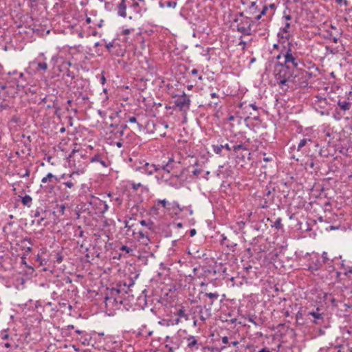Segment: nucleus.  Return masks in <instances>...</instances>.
Segmentation results:
<instances>
[{
  "label": "nucleus",
  "instance_id": "obj_34",
  "mask_svg": "<svg viewBox=\"0 0 352 352\" xmlns=\"http://www.w3.org/2000/svg\"><path fill=\"white\" fill-rule=\"evenodd\" d=\"M281 221L282 220L280 217L277 218L276 221L274 222L272 226L274 227L276 229H281L283 228V224Z\"/></svg>",
  "mask_w": 352,
  "mask_h": 352
},
{
  "label": "nucleus",
  "instance_id": "obj_51",
  "mask_svg": "<svg viewBox=\"0 0 352 352\" xmlns=\"http://www.w3.org/2000/svg\"><path fill=\"white\" fill-rule=\"evenodd\" d=\"M105 47L109 51H110L111 49L114 47V42L112 41L109 42V43H106Z\"/></svg>",
  "mask_w": 352,
  "mask_h": 352
},
{
  "label": "nucleus",
  "instance_id": "obj_36",
  "mask_svg": "<svg viewBox=\"0 0 352 352\" xmlns=\"http://www.w3.org/2000/svg\"><path fill=\"white\" fill-rule=\"evenodd\" d=\"M223 149V145H212V151L216 154H221Z\"/></svg>",
  "mask_w": 352,
  "mask_h": 352
},
{
  "label": "nucleus",
  "instance_id": "obj_37",
  "mask_svg": "<svg viewBox=\"0 0 352 352\" xmlns=\"http://www.w3.org/2000/svg\"><path fill=\"white\" fill-rule=\"evenodd\" d=\"M100 206H102V209L101 210V213L104 214V212H106L107 211L109 210V206L108 204H107L106 201H100Z\"/></svg>",
  "mask_w": 352,
  "mask_h": 352
},
{
  "label": "nucleus",
  "instance_id": "obj_1",
  "mask_svg": "<svg viewBox=\"0 0 352 352\" xmlns=\"http://www.w3.org/2000/svg\"><path fill=\"white\" fill-rule=\"evenodd\" d=\"M273 75L277 84L281 89H287L289 83H294L296 74L294 70L290 69L281 62L278 61L274 64Z\"/></svg>",
  "mask_w": 352,
  "mask_h": 352
},
{
  "label": "nucleus",
  "instance_id": "obj_3",
  "mask_svg": "<svg viewBox=\"0 0 352 352\" xmlns=\"http://www.w3.org/2000/svg\"><path fill=\"white\" fill-rule=\"evenodd\" d=\"M276 59L293 70L298 69L301 64L298 53L292 50L291 43H288L287 46L284 45L282 47L280 53L276 56Z\"/></svg>",
  "mask_w": 352,
  "mask_h": 352
},
{
  "label": "nucleus",
  "instance_id": "obj_31",
  "mask_svg": "<svg viewBox=\"0 0 352 352\" xmlns=\"http://www.w3.org/2000/svg\"><path fill=\"white\" fill-rule=\"evenodd\" d=\"M166 348L168 349L169 352H175V350L179 348V343L175 342V345L166 344Z\"/></svg>",
  "mask_w": 352,
  "mask_h": 352
},
{
  "label": "nucleus",
  "instance_id": "obj_25",
  "mask_svg": "<svg viewBox=\"0 0 352 352\" xmlns=\"http://www.w3.org/2000/svg\"><path fill=\"white\" fill-rule=\"evenodd\" d=\"M205 296L208 297L209 298H210L212 300V301L210 302V305H213V301L217 300L219 295L217 292H214V293H206L205 294Z\"/></svg>",
  "mask_w": 352,
  "mask_h": 352
},
{
  "label": "nucleus",
  "instance_id": "obj_19",
  "mask_svg": "<svg viewBox=\"0 0 352 352\" xmlns=\"http://www.w3.org/2000/svg\"><path fill=\"white\" fill-rule=\"evenodd\" d=\"M125 3L126 0H121L120 3L118 6V14L123 18L126 16V6Z\"/></svg>",
  "mask_w": 352,
  "mask_h": 352
},
{
  "label": "nucleus",
  "instance_id": "obj_6",
  "mask_svg": "<svg viewBox=\"0 0 352 352\" xmlns=\"http://www.w3.org/2000/svg\"><path fill=\"white\" fill-rule=\"evenodd\" d=\"M190 97L183 92L182 95L176 96L175 104L180 111L186 112L190 109Z\"/></svg>",
  "mask_w": 352,
  "mask_h": 352
},
{
  "label": "nucleus",
  "instance_id": "obj_8",
  "mask_svg": "<svg viewBox=\"0 0 352 352\" xmlns=\"http://www.w3.org/2000/svg\"><path fill=\"white\" fill-rule=\"evenodd\" d=\"M168 202L166 199H157L153 201V205L150 208V214L157 215L161 208H166Z\"/></svg>",
  "mask_w": 352,
  "mask_h": 352
},
{
  "label": "nucleus",
  "instance_id": "obj_46",
  "mask_svg": "<svg viewBox=\"0 0 352 352\" xmlns=\"http://www.w3.org/2000/svg\"><path fill=\"white\" fill-rule=\"evenodd\" d=\"M166 6L168 8H175L177 6L176 1H168L166 2Z\"/></svg>",
  "mask_w": 352,
  "mask_h": 352
},
{
  "label": "nucleus",
  "instance_id": "obj_48",
  "mask_svg": "<svg viewBox=\"0 0 352 352\" xmlns=\"http://www.w3.org/2000/svg\"><path fill=\"white\" fill-rule=\"evenodd\" d=\"M179 342L180 344V340L178 337H173L171 338L170 342L169 344L170 345H175V342Z\"/></svg>",
  "mask_w": 352,
  "mask_h": 352
},
{
  "label": "nucleus",
  "instance_id": "obj_61",
  "mask_svg": "<svg viewBox=\"0 0 352 352\" xmlns=\"http://www.w3.org/2000/svg\"><path fill=\"white\" fill-rule=\"evenodd\" d=\"M122 32H123L124 34H129L131 32V30L130 29H125V30H123Z\"/></svg>",
  "mask_w": 352,
  "mask_h": 352
},
{
  "label": "nucleus",
  "instance_id": "obj_54",
  "mask_svg": "<svg viewBox=\"0 0 352 352\" xmlns=\"http://www.w3.org/2000/svg\"><path fill=\"white\" fill-rule=\"evenodd\" d=\"M236 224H237V226L239 227V229H240V230L243 229L244 228V226H245V222H243L242 221L237 222Z\"/></svg>",
  "mask_w": 352,
  "mask_h": 352
},
{
  "label": "nucleus",
  "instance_id": "obj_56",
  "mask_svg": "<svg viewBox=\"0 0 352 352\" xmlns=\"http://www.w3.org/2000/svg\"><path fill=\"white\" fill-rule=\"evenodd\" d=\"M223 148H226L227 151H230L232 148H230L228 144H226L225 145H223Z\"/></svg>",
  "mask_w": 352,
  "mask_h": 352
},
{
  "label": "nucleus",
  "instance_id": "obj_7",
  "mask_svg": "<svg viewBox=\"0 0 352 352\" xmlns=\"http://www.w3.org/2000/svg\"><path fill=\"white\" fill-rule=\"evenodd\" d=\"M8 74L10 76H14L13 79L15 80L16 85L19 91L25 87L26 82L24 78L23 73L18 72L16 70H14L13 72H9Z\"/></svg>",
  "mask_w": 352,
  "mask_h": 352
},
{
  "label": "nucleus",
  "instance_id": "obj_4",
  "mask_svg": "<svg viewBox=\"0 0 352 352\" xmlns=\"http://www.w3.org/2000/svg\"><path fill=\"white\" fill-rule=\"evenodd\" d=\"M241 19L236 26L237 31L244 35H251L252 26L256 23V21L248 16H243L242 14H241Z\"/></svg>",
  "mask_w": 352,
  "mask_h": 352
},
{
  "label": "nucleus",
  "instance_id": "obj_38",
  "mask_svg": "<svg viewBox=\"0 0 352 352\" xmlns=\"http://www.w3.org/2000/svg\"><path fill=\"white\" fill-rule=\"evenodd\" d=\"M190 74L192 76H197L198 80H203V76L202 75H198L199 74V71L198 69H192L191 71H190Z\"/></svg>",
  "mask_w": 352,
  "mask_h": 352
},
{
  "label": "nucleus",
  "instance_id": "obj_28",
  "mask_svg": "<svg viewBox=\"0 0 352 352\" xmlns=\"http://www.w3.org/2000/svg\"><path fill=\"white\" fill-rule=\"evenodd\" d=\"M127 126L126 124H122V125H117V126L115 127L116 132L119 133L120 135H124V131L125 129H126Z\"/></svg>",
  "mask_w": 352,
  "mask_h": 352
},
{
  "label": "nucleus",
  "instance_id": "obj_30",
  "mask_svg": "<svg viewBox=\"0 0 352 352\" xmlns=\"http://www.w3.org/2000/svg\"><path fill=\"white\" fill-rule=\"evenodd\" d=\"M177 316L179 318H185V320H188V316L186 314L184 308H181L177 311Z\"/></svg>",
  "mask_w": 352,
  "mask_h": 352
},
{
  "label": "nucleus",
  "instance_id": "obj_53",
  "mask_svg": "<svg viewBox=\"0 0 352 352\" xmlns=\"http://www.w3.org/2000/svg\"><path fill=\"white\" fill-rule=\"evenodd\" d=\"M201 172L202 170L196 168L192 171V175L195 176H198Z\"/></svg>",
  "mask_w": 352,
  "mask_h": 352
},
{
  "label": "nucleus",
  "instance_id": "obj_20",
  "mask_svg": "<svg viewBox=\"0 0 352 352\" xmlns=\"http://www.w3.org/2000/svg\"><path fill=\"white\" fill-rule=\"evenodd\" d=\"M345 113L340 109L336 107L333 113L332 117L336 121H340L344 117Z\"/></svg>",
  "mask_w": 352,
  "mask_h": 352
},
{
  "label": "nucleus",
  "instance_id": "obj_5",
  "mask_svg": "<svg viewBox=\"0 0 352 352\" xmlns=\"http://www.w3.org/2000/svg\"><path fill=\"white\" fill-rule=\"evenodd\" d=\"M184 340L186 344L184 347L186 352H197L200 347H202V343L199 337L188 335Z\"/></svg>",
  "mask_w": 352,
  "mask_h": 352
},
{
  "label": "nucleus",
  "instance_id": "obj_42",
  "mask_svg": "<svg viewBox=\"0 0 352 352\" xmlns=\"http://www.w3.org/2000/svg\"><path fill=\"white\" fill-rule=\"evenodd\" d=\"M241 149H243V150H245L246 148H245V146L243 145V144H236V145H234L232 147V150L235 152L241 150Z\"/></svg>",
  "mask_w": 352,
  "mask_h": 352
},
{
  "label": "nucleus",
  "instance_id": "obj_44",
  "mask_svg": "<svg viewBox=\"0 0 352 352\" xmlns=\"http://www.w3.org/2000/svg\"><path fill=\"white\" fill-rule=\"evenodd\" d=\"M41 188L46 192H50L51 190H52L54 189V186L52 185V186H49V185H47V186H43L41 185Z\"/></svg>",
  "mask_w": 352,
  "mask_h": 352
},
{
  "label": "nucleus",
  "instance_id": "obj_47",
  "mask_svg": "<svg viewBox=\"0 0 352 352\" xmlns=\"http://www.w3.org/2000/svg\"><path fill=\"white\" fill-rule=\"evenodd\" d=\"M322 262L324 263H325L326 262L329 261V258H328L327 256V252H322Z\"/></svg>",
  "mask_w": 352,
  "mask_h": 352
},
{
  "label": "nucleus",
  "instance_id": "obj_33",
  "mask_svg": "<svg viewBox=\"0 0 352 352\" xmlns=\"http://www.w3.org/2000/svg\"><path fill=\"white\" fill-rule=\"evenodd\" d=\"M126 285V287L125 288V290L128 291L129 296H131V294H129L131 292V287L134 285V282L132 280H129V283H124L123 284H121L122 287H124V285Z\"/></svg>",
  "mask_w": 352,
  "mask_h": 352
},
{
  "label": "nucleus",
  "instance_id": "obj_21",
  "mask_svg": "<svg viewBox=\"0 0 352 352\" xmlns=\"http://www.w3.org/2000/svg\"><path fill=\"white\" fill-rule=\"evenodd\" d=\"M21 202L24 206L30 208L32 202V198L30 195H26L24 197H21Z\"/></svg>",
  "mask_w": 352,
  "mask_h": 352
},
{
  "label": "nucleus",
  "instance_id": "obj_18",
  "mask_svg": "<svg viewBox=\"0 0 352 352\" xmlns=\"http://www.w3.org/2000/svg\"><path fill=\"white\" fill-rule=\"evenodd\" d=\"M168 205L169 206L168 210H172L173 213L175 215L179 214L183 210V208L180 207L177 201H173Z\"/></svg>",
  "mask_w": 352,
  "mask_h": 352
},
{
  "label": "nucleus",
  "instance_id": "obj_14",
  "mask_svg": "<svg viewBox=\"0 0 352 352\" xmlns=\"http://www.w3.org/2000/svg\"><path fill=\"white\" fill-rule=\"evenodd\" d=\"M142 171L150 175L160 170V167L154 164L146 163L142 168Z\"/></svg>",
  "mask_w": 352,
  "mask_h": 352
},
{
  "label": "nucleus",
  "instance_id": "obj_43",
  "mask_svg": "<svg viewBox=\"0 0 352 352\" xmlns=\"http://www.w3.org/2000/svg\"><path fill=\"white\" fill-rule=\"evenodd\" d=\"M10 108V105L6 102L5 101H3V102H0V109L3 110V109H7Z\"/></svg>",
  "mask_w": 352,
  "mask_h": 352
},
{
  "label": "nucleus",
  "instance_id": "obj_10",
  "mask_svg": "<svg viewBox=\"0 0 352 352\" xmlns=\"http://www.w3.org/2000/svg\"><path fill=\"white\" fill-rule=\"evenodd\" d=\"M290 23L289 22H286L283 27H282L278 33V37L279 38V42H281V40L289 41L290 38L289 34V29H290Z\"/></svg>",
  "mask_w": 352,
  "mask_h": 352
},
{
  "label": "nucleus",
  "instance_id": "obj_16",
  "mask_svg": "<svg viewBox=\"0 0 352 352\" xmlns=\"http://www.w3.org/2000/svg\"><path fill=\"white\" fill-rule=\"evenodd\" d=\"M137 234L138 236L136 239L142 245H148L150 243L151 240L146 234L144 233L142 231H139Z\"/></svg>",
  "mask_w": 352,
  "mask_h": 352
},
{
  "label": "nucleus",
  "instance_id": "obj_17",
  "mask_svg": "<svg viewBox=\"0 0 352 352\" xmlns=\"http://www.w3.org/2000/svg\"><path fill=\"white\" fill-rule=\"evenodd\" d=\"M337 105L344 113L351 108V103L346 100L339 99L337 102Z\"/></svg>",
  "mask_w": 352,
  "mask_h": 352
},
{
  "label": "nucleus",
  "instance_id": "obj_2",
  "mask_svg": "<svg viewBox=\"0 0 352 352\" xmlns=\"http://www.w3.org/2000/svg\"><path fill=\"white\" fill-rule=\"evenodd\" d=\"M126 285H124L122 287L121 283L118 284L116 287L108 288L104 298V303L106 308L110 311L120 309L123 303V297L122 293H128L125 290Z\"/></svg>",
  "mask_w": 352,
  "mask_h": 352
},
{
  "label": "nucleus",
  "instance_id": "obj_58",
  "mask_svg": "<svg viewBox=\"0 0 352 352\" xmlns=\"http://www.w3.org/2000/svg\"><path fill=\"white\" fill-rule=\"evenodd\" d=\"M331 40H332L333 43H337L338 42L339 38L336 36H331Z\"/></svg>",
  "mask_w": 352,
  "mask_h": 352
},
{
  "label": "nucleus",
  "instance_id": "obj_24",
  "mask_svg": "<svg viewBox=\"0 0 352 352\" xmlns=\"http://www.w3.org/2000/svg\"><path fill=\"white\" fill-rule=\"evenodd\" d=\"M267 7H268V10L270 9V12L267 14V16H266V20L270 21L271 19L272 16L274 14L276 6L274 3H272V4L269 5Z\"/></svg>",
  "mask_w": 352,
  "mask_h": 352
},
{
  "label": "nucleus",
  "instance_id": "obj_35",
  "mask_svg": "<svg viewBox=\"0 0 352 352\" xmlns=\"http://www.w3.org/2000/svg\"><path fill=\"white\" fill-rule=\"evenodd\" d=\"M173 162V160L170 159L169 161L168 162V163L166 165L163 166V167H162L163 170L169 173L170 171V170L173 168L171 166V163Z\"/></svg>",
  "mask_w": 352,
  "mask_h": 352
},
{
  "label": "nucleus",
  "instance_id": "obj_23",
  "mask_svg": "<svg viewBox=\"0 0 352 352\" xmlns=\"http://www.w3.org/2000/svg\"><path fill=\"white\" fill-rule=\"evenodd\" d=\"M311 140L309 138H303L300 140L298 144L297 150L300 151L308 142H311Z\"/></svg>",
  "mask_w": 352,
  "mask_h": 352
},
{
  "label": "nucleus",
  "instance_id": "obj_15",
  "mask_svg": "<svg viewBox=\"0 0 352 352\" xmlns=\"http://www.w3.org/2000/svg\"><path fill=\"white\" fill-rule=\"evenodd\" d=\"M117 126L116 124H111L109 128L108 131L109 132L107 133V135H108L109 139H120L122 135H120L119 133H116L115 127Z\"/></svg>",
  "mask_w": 352,
  "mask_h": 352
},
{
  "label": "nucleus",
  "instance_id": "obj_52",
  "mask_svg": "<svg viewBox=\"0 0 352 352\" xmlns=\"http://www.w3.org/2000/svg\"><path fill=\"white\" fill-rule=\"evenodd\" d=\"M56 262L58 263H60L63 261V256L59 253H57L56 254Z\"/></svg>",
  "mask_w": 352,
  "mask_h": 352
},
{
  "label": "nucleus",
  "instance_id": "obj_55",
  "mask_svg": "<svg viewBox=\"0 0 352 352\" xmlns=\"http://www.w3.org/2000/svg\"><path fill=\"white\" fill-rule=\"evenodd\" d=\"M118 205H120L122 204V199L118 197H116L114 199H113Z\"/></svg>",
  "mask_w": 352,
  "mask_h": 352
},
{
  "label": "nucleus",
  "instance_id": "obj_13",
  "mask_svg": "<svg viewBox=\"0 0 352 352\" xmlns=\"http://www.w3.org/2000/svg\"><path fill=\"white\" fill-rule=\"evenodd\" d=\"M91 163H100L102 166L107 167L108 163L107 160H104V155L101 153H96L90 159Z\"/></svg>",
  "mask_w": 352,
  "mask_h": 352
},
{
  "label": "nucleus",
  "instance_id": "obj_41",
  "mask_svg": "<svg viewBox=\"0 0 352 352\" xmlns=\"http://www.w3.org/2000/svg\"><path fill=\"white\" fill-rule=\"evenodd\" d=\"M60 59H63L60 58L58 55H54L51 58V63H52L54 65L58 63Z\"/></svg>",
  "mask_w": 352,
  "mask_h": 352
},
{
  "label": "nucleus",
  "instance_id": "obj_11",
  "mask_svg": "<svg viewBox=\"0 0 352 352\" xmlns=\"http://www.w3.org/2000/svg\"><path fill=\"white\" fill-rule=\"evenodd\" d=\"M323 263H324L320 260L318 255L313 256L309 264V269L312 272L317 271L321 267Z\"/></svg>",
  "mask_w": 352,
  "mask_h": 352
},
{
  "label": "nucleus",
  "instance_id": "obj_40",
  "mask_svg": "<svg viewBox=\"0 0 352 352\" xmlns=\"http://www.w3.org/2000/svg\"><path fill=\"white\" fill-rule=\"evenodd\" d=\"M130 185L134 190H137L140 187L142 186L141 183H135V182H130Z\"/></svg>",
  "mask_w": 352,
  "mask_h": 352
},
{
  "label": "nucleus",
  "instance_id": "obj_60",
  "mask_svg": "<svg viewBox=\"0 0 352 352\" xmlns=\"http://www.w3.org/2000/svg\"><path fill=\"white\" fill-rule=\"evenodd\" d=\"M1 338L3 340H6L9 338V335L8 333H2Z\"/></svg>",
  "mask_w": 352,
  "mask_h": 352
},
{
  "label": "nucleus",
  "instance_id": "obj_64",
  "mask_svg": "<svg viewBox=\"0 0 352 352\" xmlns=\"http://www.w3.org/2000/svg\"><path fill=\"white\" fill-rule=\"evenodd\" d=\"M258 352H271V351L267 348H263V349H261L260 351H258Z\"/></svg>",
  "mask_w": 352,
  "mask_h": 352
},
{
  "label": "nucleus",
  "instance_id": "obj_59",
  "mask_svg": "<svg viewBox=\"0 0 352 352\" xmlns=\"http://www.w3.org/2000/svg\"><path fill=\"white\" fill-rule=\"evenodd\" d=\"M210 97L212 98H219V96L214 92L210 94Z\"/></svg>",
  "mask_w": 352,
  "mask_h": 352
},
{
  "label": "nucleus",
  "instance_id": "obj_29",
  "mask_svg": "<svg viewBox=\"0 0 352 352\" xmlns=\"http://www.w3.org/2000/svg\"><path fill=\"white\" fill-rule=\"evenodd\" d=\"M140 223L142 226H145L148 228L149 230H151L153 228V223L151 221H147L146 220H142L140 221Z\"/></svg>",
  "mask_w": 352,
  "mask_h": 352
},
{
  "label": "nucleus",
  "instance_id": "obj_27",
  "mask_svg": "<svg viewBox=\"0 0 352 352\" xmlns=\"http://www.w3.org/2000/svg\"><path fill=\"white\" fill-rule=\"evenodd\" d=\"M53 177H55V175H54L52 173H49L47 175L43 177L41 179L42 184H46L47 182H51Z\"/></svg>",
  "mask_w": 352,
  "mask_h": 352
},
{
  "label": "nucleus",
  "instance_id": "obj_49",
  "mask_svg": "<svg viewBox=\"0 0 352 352\" xmlns=\"http://www.w3.org/2000/svg\"><path fill=\"white\" fill-rule=\"evenodd\" d=\"M267 12H268V7L267 6H263L261 12H260L261 15L262 16H265V15H267Z\"/></svg>",
  "mask_w": 352,
  "mask_h": 352
},
{
  "label": "nucleus",
  "instance_id": "obj_50",
  "mask_svg": "<svg viewBox=\"0 0 352 352\" xmlns=\"http://www.w3.org/2000/svg\"><path fill=\"white\" fill-rule=\"evenodd\" d=\"M41 212H43V209L38 208L36 210L35 212H34V217H39L41 216Z\"/></svg>",
  "mask_w": 352,
  "mask_h": 352
},
{
  "label": "nucleus",
  "instance_id": "obj_9",
  "mask_svg": "<svg viewBox=\"0 0 352 352\" xmlns=\"http://www.w3.org/2000/svg\"><path fill=\"white\" fill-rule=\"evenodd\" d=\"M72 65V64L70 61L62 60L61 64L58 66V70L60 72L63 73L64 76H66L72 79H74L75 75L74 72L69 70V67Z\"/></svg>",
  "mask_w": 352,
  "mask_h": 352
},
{
  "label": "nucleus",
  "instance_id": "obj_45",
  "mask_svg": "<svg viewBox=\"0 0 352 352\" xmlns=\"http://www.w3.org/2000/svg\"><path fill=\"white\" fill-rule=\"evenodd\" d=\"M254 318H255L254 316H248L247 318V320H248V322L254 324V325H257V323L256 322Z\"/></svg>",
  "mask_w": 352,
  "mask_h": 352
},
{
  "label": "nucleus",
  "instance_id": "obj_12",
  "mask_svg": "<svg viewBox=\"0 0 352 352\" xmlns=\"http://www.w3.org/2000/svg\"><path fill=\"white\" fill-rule=\"evenodd\" d=\"M79 171H73L72 173L68 175L69 180L63 182V185L65 186L68 188H73L77 184L75 176L79 175Z\"/></svg>",
  "mask_w": 352,
  "mask_h": 352
},
{
  "label": "nucleus",
  "instance_id": "obj_39",
  "mask_svg": "<svg viewBox=\"0 0 352 352\" xmlns=\"http://www.w3.org/2000/svg\"><path fill=\"white\" fill-rule=\"evenodd\" d=\"M120 250L121 251H124L127 254H131L133 252V249L129 248L128 246L126 245H122L120 248Z\"/></svg>",
  "mask_w": 352,
  "mask_h": 352
},
{
  "label": "nucleus",
  "instance_id": "obj_26",
  "mask_svg": "<svg viewBox=\"0 0 352 352\" xmlns=\"http://www.w3.org/2000/svg\"><path fill=\"white\" fill-rule=\"evenodd\" d=\"M47 69H48V65L45 61L37 63L36 69L38 71L41 70V71L45 72L47 70Z\"/></svg>",
  "mask_w": 352,
  "mask_h": 352
},
{
  "label": "nucleus",
  "instance_id": "obj_62",
  "mask_svg": "<svg viewBox=\"0 0 352 352\" xmlns=\"http://www.w3.org/2000/svg\"><path fill=\"white\" fill-rule=\"evenodd\" d=\"M196 234V230L195 229H192L190 231V234L191 236H193Z\"/></svg>",
  "mask_w": 352,
  "mask_h": 352
},
{
  "label": "nucleus",
  "instance_id": "obj_57",
  "mask_svg": "<svg viewBox=\"0 0 352 352\" xmlns=\"http://www.w3.org/2000/svg\"><path fill=\"white\" fill-rule=\"evenodd\" d=\"M222 342L223 344H228V338L227 336H224L222 338Z\"/></svg>",
  "mask_w": 352,
  "mask_h": 352
},
{
  "label": "nucleus",
  "instance_id": "obj_32",
  "mask_svg": "<svg viewBox=\"0 0 352 352\" xmlns=\"http://www.w3.org/2000/svg\"><path fill=\"white\" fill-rule=\"evenodd\" d=\"M128 122L130 123H135L137 124V126L138 129L141 130L142 128V125L137 122V118L135 116H131L129 118V120H127Z\"/></svg>",
  "mask_w": 352,
  "mask_h": 352
},
{
  "label": "nucleus",
  "instance_id": "obj_63",
  "mask_svg": "<svg viewBox=\"0 0 352 352\" xmlns=\"http://www.w3.org/2000/svg\"><path fill=\"white\" fill-rule=\"evenodd\" d=\"M250 107H252L254 110L256 111L258 109V107L255 104H250Z\"/></svg>",
  "mask_w": 352,
  "mask_h": 352
},
{
  "label": "nucleus",
  "instance_id": "obj_22",
  "mask_svg": "<svg viewBox=\"0 0 352 352\" xmlns=\"http://www.w3.org/2000/svg\"><path fill=\"white\" fill-rule=\"evenodd\" d=\"M308 314L314 317V320L313 322L316 324H318V320L322 319V314L318 311H310Z\"/></svg>",
  "mask_w": 352,
  "mask_h": 352
}]
</instances>
